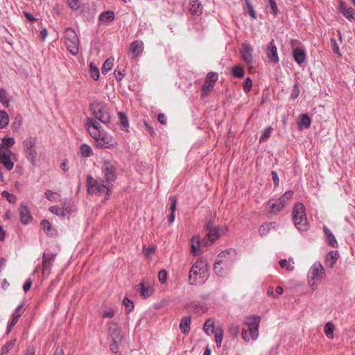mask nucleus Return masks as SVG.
<instances>
[{
	"instance_id": "nucleus-2",
	"label": "nucleus",
	"mask_w": 355,
	"mask_h": 355,
	"mask_svg": "<svg viewBox=\"0 0 355 355\" xmlns=\"http://www.w3.org/2000/svg\"><path fill=\"white\" fill-rule=\"evenodd\" d=\"M85 126L89 135L95 139L97 146L107 148L113 146L112 137L105 134L98 121L92 118H87Z\"/></svg>"
},
{
	"instance_id": "nucleus-37",
	"label": "nucleus",
	"mask_w": 355,
	"mask_h": 355,
	"mask_svg": "<svg viewBox=\"0 0 355 355\" xmlns=\"http://www.w3.org/2000/svg\"><path fill=\"white\" fill-rule=\"evenodd\" d=\"M214 334L215 336V341L216 343L217 347L219 348L221 346V343L223 338V332L222 329L216 328Z\"/></svg>"
},
{
	"instance_id": "nucleus-17",
	"label": "nucleus",
	"mask_w": 355,
	"mask_h": 355,
	"mask_svg": "<svg viewBox=\"0 0 355 355\" xmlns=\"http://www.w3.org/2000/svg\"><path fill=\"white\" fill-rule=\"evenodd\" d=\"M55 254H54L44 252L42 256L43 274L51 269L52 263L55 260Z\"/></svg>"
},
{
	"instance_id": "nucleus-27",
	"label": "nucleus",
	"mask_w": 355,
	"mask_h": 355,
	"mask_svg": "<svg viewBox=\"0 0 355 355\" xmlns=\"http://www.w3.org/2000/svg\"><path fill=\"white\" fill-rule=\"evenodd\" d=\"M277 225V224L276 222H270L263 224L259 230L260 236H263L266 235L272 228L275 229Z\"/></svg>"
},
{
	"instance_id": "nucleus-36",
	"label": "nucleus",
	"mask_w": 355,
	"mask_h": 355,
	"mask_svg": "<svg viewBox=\"0 0 355 355\" xmlns=\"http://www.w3.org/2000/svg\"><path fill=\"white\" fill-rule=\"evenodd\" d=\"M203 329L208 335H210L211 334H214L216 329H214V322L211 321V320H207L205 322Z\"/></svg>"
},
{
	"instance_id": "nucleus-44",
	"label": "nucleus",
	"mask_w": 355,
	"mask_h": 355,
	"mask_svg": "<svg viewBox=\"0 0 355 355\" xmlns=\"http://www.w3.org/2000/svg\"><path fill=\"white\" fill-rule=\"evenodd\" d=\"M89 71L91 76L94 80H97L99 78L98 68L94 63L90 64Z\"/></svg>"
},
{
	"instance_id": "nucleus-55",
	"label": "nucleus",
	"mask_w": 355,
	"mask_h": 355,
	"mask_svg": "<svg viewBox=\"0 0 355 355\" xmlns=\"http://www.w3.org/2000/svg\"><path fill=\"white\" fill-rule=\"evenodd\" d=\"M169 201H170L169 211L171 212L175 213V211L176 210V207H177L178 198L174 196H170Z\"/></svg>"
},
{
	"instance_id": "nucleus-48",
	"label": "nucleus",
	"mask_w": 355,
	"mask_h": 355,
	"mask_svg": "<svg viewBox=\"0 0 355 355\" xmlns=\"http://www.w3.org/2000/svg\"><path fill=\"white\" fill-rule=\"evenodd\" d=\"M291 261V259H289ZM281 268H285L288 271H292L294 269V266L291 265L290 261H288L286 259H281L279 262Z\"/></svg>"
},
{
	"instance_id": "nucleus-7",
	"label": "nucleus",
	"mask_w": 355,
	"mask_h": 355,
	"mask_svg": "<svg viewBox=\"0 0 355 355\" xmlns=\"http://www.w3.org/2000/svg\"><path fill=\"white\" fill-rule=\"evenodd\" d=\"M206 230L208 231L207 237L202 240L203 246H209L214 243L221 235L225 234L228 231L227 227H211V223L206 225Z\"/></svg>"
},
{
	"instance_id": "nucleus-54",
	"label": "nucleus",
	"mask_w": 355,
	"mask_h": 355,
	"mask_svg": "<svg viewBox=\"0 0 355 355\" xmlns=\"http://www.w3.org/2000/svg\"><path fill=\"white\" fill-rule=\"evenodd\" d=\"M268 6L271 10V13L276 16L279 12V9L277 8L275 0H268Z\"/></svg>"
},
{
	"instance_id": "nucleus-3",
	"label": "nucleus",
	"mask_w": 355,
	"mask_h": 355,
	"mask_svg": "<svg viewBox=\"0 0 355 355\" xmlns=\"http://www.w3.org/2000/svg\"><path fill=\"white\" fill-rule=\"evenodd\" d=\"M208 277V264L205 259H198L192 266L189 276V284L195 285L201 279L204 282V279H207Z\"/></svg>"
},
{
	"instance_id": "nucleus-9",
	"label": "nucleus",
	"mask_w": 355,
	"mask_h": 355,
	"mask_svg": "<svg viewBox=\"0 0 355 355\" xmlns=\"http://www.w3.org/2000/svg\"><path fill=\"white\" fill-rule=\"evenodd\" d=\"M218 76L216 72L211 71L207 73L205 81L201 87V98H205L210 94L218 80Z\"/></svg>"
},
{
	"instance_id": "nucleus-18",
	"label": "nucleus",
	"mask_w": 355,
	"mask_h": 355,
	"mask_svg": "<svg viewBox=\"0 0 355 355\" xmlns=\"http://www.w3.org/2000/svg\"><path fill=\"white\" fill-rule=\"evenodd\" d=\"M144 51V43L140 40H135L130 44V51L132 53L133 58L139 55Z\"/></svg>"
},
{
	"instance_id": "nucleus-58",
	"label": "nucleus",
	"mask_w": 355,
	"mask_h": 355,
	"mask_svg": "<svg viewBox=\"0 0 355 355\" xmlns=\"http://www.w3.org/2000/svg\"><path fill=\"white\" fill-rule=\"evenodd\" d=\"M2 196L6 198V199L11 203H14L17 200V197L13 194L9 193L8 191H3Z\"/></svg>"
},
{
	"instance_id": "nucleus-19",
	"label": "nucleus",
	"mask_w": 355,
	"mask_h": 355,
	"mask_svg": "<svg viewBox=\"0 0 355 355\" xmlns=\"http://www.w3.org/2000/svg\"><path fill=\"white\" fill-rule=\"evenodd\" d=\"M339 257L338 252L336 250L330 251L325 257V265L327 267L332 268Z\"/></svg>"
},
{
	"instance_id": "nucleus-46",
	"label": "nucleus",
	"mask_w": 355,
	"mask_h": 355,
	"mask_svg": "<svg viewBox=\"0 0 355 355\" xmlns=\"http://www.w3.org/2000/svg\"><path fill=\"white\" fill-rule=\"evenodd\" d=\"M3 146L1 149H8L12 147L15 144V139L12 137L5 138L2 141Z\"/></svg>"
},
{
	"instance_id": "nucleus-32",
	"label": "nucleus",
	"mask_w": 355,
	"mask_h": 355,
	"mask_svg": "<svg viewBox=\"0 0 355 355\" xmlns=\"http://www.w3.org/2000/svg\"><path fill=\"white\" fill-rule=\"evenodd\" d=\"M191 251L193 254H196L200 245H202V241H200L199 237L193 236L191 239Z\"/></svg>"
},
{
	"instance_id": "nucleus-23",
	"label": "nucleus",
	"mask_w": 355,
	"mask_h": 355,
	"mask_svg": "<svg viewBox=\"0 0 355 355\" xmlns=\"http://www.w3.org/2000/svg\"><path fill=\"white\" fill-rule=\"evenodd\" d=\"M114 12L111 10L103 12L98 17V21L103 24H108L114 20Z\"/></svg>"
},
{
	"instance_id": "nucleus-10",
	"label": "nucleus",
	"mask_w": 355,
	"mask_h": 355,
	"mask_svg": "<svg viewBox=\"0 0 355 355\" xmlns=\"http://www.w3.org/2000/svg\"><path fill=\"white\" fill-rule=\"evenodd\" d=\"M261 318L257 315L247 317L245 320V324L248 327L250 337L256 340L259 336V325Z\"/></svg>"
},
{
	"instance_id": "nucleus-15",
	"label": "nucleus",
	"mask_w": 355,
	"mask_h": 355,
	"mask_svg": "<svg viewBox=\"0 0 355 355\" xmlns=\"http://www.w3.org/2000/svg\"><path fill=\"white\" fill-rule=\"evenodd\" d=\"M266 54L270 62L275 64L279 62V59L277 54V49L273 40L270 41L267 46Z\"/></svg>"
},
{
	"instance_id": "nucleus-12",
	"label": "nucleus",
	"mask_w": 355,
	"mask_h": 355,
	"mask_svg": "<svg viewBox=\"0 0 355 355\" xmlns=\"http://www.w3.org/2000/svg\"><path fill=\"white\" fill-rule=\"evenodd\" d=\"M108 336L112 341L121 342L123 336L120 327L114 322H110L107 323Z\"/></svg>"
},
{
	"instance_id": "nucleus-50",
	"label": "nucleus",
	"mask_w": 355,
	"mask_h": 355,
	"mask_svg": "<svg viewBox=\"0 0 355 355\" xmlns=\"http://www.w3.org/2000/svg\"><path fill=\"white\" fill-rule=\"evenodd\" d=\"M245 6H246L247 12L250 15V17L253 19H256L257 18L256 12L253 8V6L250 3L249 0L245 1Z\"/></svg>"
},
{
	"instance_id": "nucleus-8",
	"label": "nucleus",
	"mask_w": 355,
	"mask_h": 355,
	"mask_svg": "<svg viewBox=\"0 0 355 355\" xmlns=\"http://www.w3.org/2000/svg\"><path fill=\"white\" fill-rule=\"evenodd\" d=\"M37 143V138L30 137L23 141V148L26 157L33 165H35L37 162V153L35 148Z\"/></svg>"
},
{
	"instance_id": "nucleus-33",
	"label": "nucleus",
	"mask_w": 355,
	"mask_h": 355,
	"mask_svg": "<svg viewBox=\"0 0 355 355\" xmlns=\"http://www.w3.org/2000/svg\"><path fill=\"white\" fill-rule=\"evenodd\" d=\"M232 74L236 78H243L245 74L244 68L240 65H236L232 68Z\"/></svg>"
},
{
	"instance_id": "nucleus-24",
	"label": "nucleus",
	"mask_w": 355,
	"mask_h": 355,
	"mask_svg": "<svg viewBox=\"0 0 355 355\" xmlns=\"http://www.w3.org/2000/svg\"><path fill=\"white\" fill-rule=\"evenodd\" d=\"M268 205L269 206V211L272 214H277L284 208V205L279 199L275 202H272L271 200H269Z\"/></svg>"
},
{
	"instance_id": "nucleus-52",
	"label": "nucleus",
	"mask_w": 355,
	"mask_h": 355,
	"mask_svg": "<svg viewBox=\"0 0 355 355\" xmlns=\"http://www.w3.org/2000/svg\"><path fill=\"white\" fill-rule=\"evenodd\" d=\"M244 92L248 94L252 89V82L250 77L245 78L243 84Z\"/></svg>"
},
{
	"instance_id": "nucleus-39",
	"label": "nucleus",
	"mask_w": 355,
	"mask_h": 355,
	"mask_svg": "<svg viewBox=\"0 0 355 355\" xmlns=\"http://www.w3.org/2000/svg\"><path fill=\"white\" fill-rule=\"evenodd\" d=\"M334 325L332 322H327L324 328V331L326 336L329 338H332L334 337Z\"/></svg>"
},
{
	"instance_id": "nucleus-60",
	"label": "nucleus",
	"mask_w": 355,
	"mask_h": 355,
	"mask_svg": "<svg viewBox=\"0 0 355 355\" xmlns=\"http://www.w3.org/2000/svg\"><path fill=\"white\" fill-rule=\"evenodd\" d=\"M114 74L117 81H120L125 76L124 69H120L118 67L115 69Z\"/></svg>"
},
{
	"instance_id": "nucleus-57",
	"label": "nucleus",
	"mask_w": 355,
	"mask_h": 355,
	"mask_svg": "<svg viewBox=\"0 0 355 355\" xmlns=\"http://www.w3.org/2000/svg\"><path fill=\"white\" fill-rule=\"evenodd\" d=\"M49 211L51 213L56 214L57 216L64 217L63 209H62V207H59L58 206H52L49 208Z\"/></svg>"
},
{
	"instance_id": "nucleus-6",
	"label": "nucleus",
	"mask_w": 355,
	"mask_h": 355,
	"mask_svg": "<svg viewBox=\"0 0 355 355\" xmlns=\"http://www.w3.org/2000/svg\"><path fill=\"white\" fill-rule=\"evenodd\" d=\"M64 44L67 50L72 55H77L79 53V38L75 31L71 28H67L64 31Z\"/></svg>"
},
{
	"instance_id": "nucleus-47",
	"label": "nucleus",
	"mask_w": 355,
	"mask_h": 355,
	"mask_svg": "<svg viewBox=\"0 0 355 355\" xmlns=\"http://www.w3.org/2000/svg\"><path fill=\"white\" fill-rule=\"evenodd\" d=\"M240 331L239 325L232 324L228 327V332L234 337H237Z\"/></svg>"
},
{
	"instance_id": "nucleus-21",
	"label": "nucleus",
	"mask_w": 355,
	"mask_h": 355,
	"mask_svg": "<svg viewBox=\"0 0 355 355\" xmlns=\"http://www.w3.org/2000/svg\"><path fill=\"white\" fill-rule=\"evenodd\" d=\"M135 289L137 291L139 292L141 296L145 299L150 297L153 293V289L150 286L145 287L144 282H141L137 284L135 286Z\"/></svg>"
},
{
	"instance_id": "nucleus-35",
	"label": "nucleus",
	"mask_w": 355,
	"mask_h": 355,
	"mask_svg": "<svg viewBox=\"0 0 355 355\" xmlns=\"http://www.w3.org/2000/svg\"><path fill=\"white\" fill-rule=\"evenodd\" d=\"M114 65V58H107L104 64H103L101 71L103 74H106L113 67Z\"/></svg>"
},
{
	"instance_id": "nucleus-5",
	"label": "nucleus",
	"mask_w": 355,
	"mask_h": 355,
	"mask_svg": "<svg viewBox=\"0 0 355 355\" xmlns=\"http://www.w3.org/2000/svg\"><path fill=\"white\" fill-rule=\"evenodd\" d=\"M293 220L295 226L300 231H306L309 228L305 207L302 202L295 205L293 211Z\"/></svg>"
},
{
	"instance_id": "nucleus-30",
	"label": "nucleus",
	"mask_w": 355,
	"mask_h": 355,
	"mask_svg": "<svg viewBox=\"0 0 355 355\" xmlns=\"http://www.w3.org/2000/svg\"><path fill=\"white\" fill-rule=\"evenodd\" d=\"M189 311L193 313H200L204 312V307L198 302H192L187 305Z\"/></svg>"
},
{
	"instance_id": "nucleus-59",
	"label": "nucleus",
	"mask_w": 355,
	"mask_h": 355,
	"mask_svg": "<svg viewBox=\"0 0 355 355\" xmlns=\"http://www.w3.org/2000/svg\"><path fill=\"white\" fill-rule=\"evenodd\" d=\"M158 279L162 284H164L166 282L167 272L165 270H161L158 272Z\"/></svg>"
},
{
	"instance_id": "nucleus-11",
	"label": "nucleus",
	"mask_w": 355,
	"mask_h": 355,
	"mask_svg": "<svg viewBox=\"0 0 355 355\" xmlns=\"http://www.w3.org/2000/svg\"><path fill=\"white\" fill-rule=\"evenodd\" d=\"M325 270L320 262H315L311 267L309 277L311 281H320L325 277Z\"/></svg>"
},
{
	"instance_id": "nucleus-13",
	"label": "nucleus",
	"mask_w": 355,
	"mask_h": 355,
	"mask_svg": "<svg viewBox=\"0 0 355 355\" xmlns=\"http://www.w3.org/2000/svg\"><path fill=\"white\" fill-rule=\"evenodd\" d=\"M240 52L242 56L243 60L247 64H251L253 62V56H252V49L251 46L245 43H243L241 44V47L240 49Z\"/></svg>"
},
{
	"instance_id": "nucleus-42",
	"label": "nucleus",
	"mask_w": 355,
	"mask_h": 355,
	"mask_svg": "<svg viewBox=\"0 0 355 355\" xmlns=\"http://www.w3.org/2000/svg\"><path fill=\"white\" fill-rule=\"evenodd\" d=\"M45 197L50 201L56 202L60 197V195L51 190H46L44 193Z\"/></svg>"
},
{
	"instance_id": "nucleus-61",
	"label": "nucleus",
	"mask_w": 355,
	"mask_h": 355,
	"mask_svg": "<svg viewBox=\"0 0 355 355\" xmlns=\"http://www.w3.org/2000/svg\"><path fill=\"white\" fill-rule=\"evenodd\" d=\"M272 128L271 127H268L265 129L263 135L261 136L260 141H264L268 139L272 132Z\"/></svg>"
},
{
	"instance_id": "nucleus-43",
	"label": "nucleus",
	"mask_w": 355,
	"mask_h": 355,
	"mask_svg": "<svg viewBox=\"0 0 355 355\" xmlns=\"http://www.w3.org/2000/svg\"><path fill=\"white\" fill-rule=\"evenodd\" d=\"M222 263H219L218 262H215L214 265V270L215 273L219 277H224L226 275V271L221 266Z\"/></svg>"
},
{
	"instance_id": "nucleus-34",
	"label": "nucleus",
	"mask_w": 355,
	"mask_h": 355,
	"mask_svg": "<svg viewBox=\"0 0 355 355\" xmlns=\"http://www.w3.org/2000/svg\"><path fill=\"white\" fill-rule=\"evenodd\" d=\"M9 122L8 114L4 110H0V128H4Z\"/></svg>"
},
{
	"instance_id": "nucleus-28",
	"label": "nucleus",
	"mask_w": 355,
	"mask_h": 355,
	"mask_svg": "<svg viewBox=\"0 0 355 355\" xmlns=\"http://www.w3.org/2000/svg\"><path fill=\"white\" fill-rule=\"evenodd\" d=\"M231 254H232V255L236 254L235 250L230 248V249L226 250L225 251H223L218 254L215 262H218L219 263H223L227 261L226 259L227 258V255H231Z\"/></svg>"
},
{
	"instance_id": "nucleus-64",
	"label": "nucleus",
	"mask_w": 355,
	"mask_h": 355,
	"mask_svg": "<svg viewBox=\"0 0 355 355\" xmlns=\"http://www.w3.org/2000/svg\"><path fill=\"white\" fill-rule=\"evenodd\" d=\"M121 342H114V341H112V343H110V349L112 352L114 353H116L118 352L119 351V345L121 343Z\"/></svg>"
},
{
	"instance_id": "nucleus-4",
	"label": "nucleus",
	"mask_w": 355,
	"mask_h": 355,
	"mask_svg": "<svg viewBox=\"0 0 355 355\" xmlns=\"http://www.w3.org/2000/svg\"><path fill=\"white\" fill-rule=\"evenodd\" d=\"M94 120L108 125L112 118L110 109L103 102L94 103L90 106Z\"/></svg>"
},
{
	"instance_id": "nucleus-38",
	"label": "nucleus",
	"mask_w": 355,
	"mask_h": 355,
	"mask_svg": "<svg viewBox=\"0 0 355 355\" xmlns=\"http://www.w3.org/2000/svg\"><path fill=\"white\" fill-rule=\"evenodd\" d=\"M80 151L83 157H90L92 155V149L87 144H82L80 147Z\"/></svg>"
},
{
	"instance_id": "nucleus-63",
	"label": "nucleus",
	"mask_w": 355,
	"mask_h": 355,
	"mask_svg": "<svg viewBox=\"0 0 355 355\" xmlns=\"http://www.w3.org/2000/svg\"><path fill=\"white\" fill-rule=\"evenodd\" d=\"M144 125L146 127V128L147 131L148 132V133L152 137H154V135H155V132L154 131L153 128L148 123H147L146 121H144Z\"/></svg>"
},
{
	"instance_id": "nucleus-25",
	"label": "nucleus",
	"mask_w": 355,
	"mask_h": 355,
	"mask_svg": "<svg viewBox=\"0 0 355 355\" xmlns=\"http://www.w3.org/2000/svg\"><path fill=\"white\" fill-rule=\"evenodd\" d=\"M22 308H23V304H20L15 309V311L12 315V320L8 325V332L10 331L12 327L13 326H15L17 324V322H18V320L21 315V310L22 309Z\"/></svg>"
},
{
	"instance_id": "nucleus-29",
	"label": "nucleus",
	"mask_w": 355,
	"mask_h": 355,
	"mask_svg": "<svg viewBox=\"0 0 355 355\" xmlns=\"http://www.w3.org/2000/svg\"><path fill=\"white\" fill-rule=\"evenodd\" d=\"M191 317L185 316L180 322V329L184 334H188L190 331Z\"/></svg>"
},
{
	"instance_id": "nucleus-40",
	"label": "nucleus",
	"mask_w": 355,
	"mask_h": 355,
	"mask_svg": "<svg viewBox=\"0 0 355 355\" xmlns=\"http://www.w3.org/2000/svg\"><path fill=\"white\" fill-rule=\"evenodd\" d=\"M0 102L6 107L9 105L8 94L4 89H0Z\"/></svg>"
},
{
	"instance_id": "nucleus-51",
	"label": "nucleus",
	"mask_w": 355,
	"mask_h": 355,
	"mask_svg": "<svg viewBox=\"0 0 355 355\" xmlns=\"http://www.w3.org/2000/svg\"><path fill=\"white\" fill-rule=\"evenodd\" d=\"M123 304L125 306V312L127 313H130L134 309L133 302L128 297H125L123 300Z\"/></svg>"
},
{
	"instance_id": "nucleus-49",
	"label": "nucleus",
	"mask_w": 355,
	"mask_h": 355,
	"mask_svg": "<svg viewBox=\"0 0 355 355\" xmlns=\"http://www.w3.org/2000/svg\"><path fill=\"white\" fill-rule=\"evenodd\" d=\"M15 340H11L8 341L5 345L2 347L1 353L6 354L8 353L15 345Z\"/></svg>"
},
{
	"instance_id": "nucleus-53",
	"label": "nucleus",
	"mask_w": 355,
	"mask_h": 355,
	"mask_svg": "<svg viewBox=\"0 0 355 355\" xmlns=\"http://www.w3.org/2000/svg\"><path fill=\"white\" fill-rule=\"evenodd\" d=\"M300 94V88L298 85V82L296 81L295 83L293 85L290 98L292 99H296Z\"/></svg>"
},
{
	"instance_id": "nucleus-41",
	"label": "nucleus",
	"mask_w": 355,
	"mask_h": 355,
	"mask_svg": "<svg viewBox=\"0 0 355 355\" xmlns=\"http://www.w3.org/2000/svg\"><path fill=\"white\" fill-rule=\"evenodd\" d=\"M118 116L121 125L122 126V130H126L129 125L126 115L123 112H119Z\"/></svg>"
},
{
	"instance_id": "nucleus-14",
	"label": "nucleus",
	"mask_w": 355,
	"mask_h": 355,
	"mask_svg": "<svg viewBox=\"0 0 355 355\" xmlns=\"http://www.w3.org/2000/svg\"><path fill=\"white\" fill-rule=\"evenodd\" d=\"M338 10L348 20L355 21V12L352 7L348 6L343 1H340Z\"/></svg>"
},
{
	"instance_id": "nucleus-22",
	"label": "nucleus",
	"mask_w": 355,
	"mask_h": 355,
	"mask_svg": "<svg viewBox=\"0 0 355 355\" xmlns=\"http://www.w3.org/2000/svg\"><path fill=\"white\" fill-rule=\"evenodd\" d=\"M293 55L295 61L299 64L303 63L306 59L304 50L299 47H296L293 49Z\"/></svg>"
},
{
	"instance_id": "nucleus-26",
	"label": "nucleus",
	"mask_w": 355,
	"mask_h": 355,
	"mask_svg": "<svg viewBox=\"0 0 355 355\" xmlns=\"http://www.w3.org/2000/svg\"><path fill=\"white\" fill-rule=\"evenodd\" d=\"M202 5L198 0H191L189 3V11L193 15H200L202 13Z\"/></svg>"
},
{
	"instance_id": "nucleus-62",
	"label": "nucleus",
	"mask_w": 355,
	"mask_h": 355,
	"mask_svg": "<svg viewBox=\"0 0 355 355\" xmlns=\"http://www.w3.org/2000/svg\"><path fill=\"white\" fill-rule=\"evenodd\" d=\"M41 226L42 227L43 230L46 232H49L51 229V225L47 220H43L41 222Z\"/></svg>"
},
{
	"instance_id": "nucleus-20",
	"label": "nucleus",
	"mask_w": 355,
	"mask_h": 355,
	"mask_svg": "<svg viewBox=\"0 0 355 355\" xmlns=\"http://www.w3.org/2000/svg\"><path fill=\"white\" fill-rule=\"evenodd\" d=\"M323 232L324 234L326 241L328 245L332 248H338V244L337 240L336 239L334 235L332 234L331 231L327 227L324 226Z\"/></svg>"
},
{
	"instance_id": "nucleus-56",
	"label": "nucleus",
	"mask_w": 355,
	"mask_h": 355,
	"mask_svg": "<svg viewBox=\"0 0 355 355\" xmlns=\"http://www.w3.org/2000/svg\"><path fill=\"white\" fill-rule=\"evenodd\" d=\"M67 4L70 8L77 10L80 6V0H67Z\"/></svg>"
},
{
	"instance_id": "nucleus-1",
	"label": "nucleus",
	"mask_w": 355,
	"mask_h": 355,
	"mask_svg": "<svg viewBox=\"0 0 355 355\" xmlns=\"http://www.w3.org/2000/svg\"><path fill=\"white\" fill-rule=\"evenodd\" d=\"M102 168L106 182L104 180L98 181L92 175L87 176V189L89 193H95L98 196L108 195L110 182H112L116 178V167L112 162L104 160Z\"/></svg>"
},
{
	"instance_id": "nucleus-31",
	"label": "nucleus",
	"mask_w": 355,
	"mask_h": 355,
	"mask_svg": "<svg viewBox=\"0 0 355 355\" xmlns=\"http://www.w3.org/2000/svg\"><path fill=\"white\" fill-rule=\"evenodd\" d=\"M299 125L301 128H308L311 125V119L306 114H302L300 117Z\"/></svg>"
},
{
	"instance_id": "nucleus-16",
	"label": "nucleus",
	"mask_w": 355,
	"mask_h": 355,
	"mask_svg": "<svg viewBox=\"0 0 355 355\" xmlns=\"http://www.w3.org/2000/svg\"><path fill=\"white\" fill-rule=\"evenodd\" d=\"M19 211L20 216V221L22 224L26 225L32 220V216L28 209V206L25 202H21L19 209Z\"/></svg>"
},
{
	"instance_id": "nucleus-45",
	"label": "nucleus",
	"mask_w": 355,
	"mask_h": 355,
	"mask_svg": "<svg viewBox=\"0 0 355 355\" xmlns=\"http://www.w3.org/2000/svg\"><path fill=\"white\" fill-rule=\"evenodd\" d=\"M294 193L293 191H287L284 193V194L281 196L279 200L281 202H282L284 206L286 205L287 202L290 200L293 196Z\"/></svg>"
}]
</instances>
